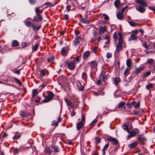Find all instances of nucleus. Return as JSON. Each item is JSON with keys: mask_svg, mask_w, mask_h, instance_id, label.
Instances as JSON below:
<instances>
[{"mask_svg": "<svg viewBox=\"0 0 155 155\" xmlns=\"http://www.w3.org/2000/svg\"><path fill=\"white\" fill-rule=\"evenodd\" d=\"M118 43L117 44L116 46V50L115 52H117L119 53L120 51L123 49L122 44L124 42V40L122 38L123 35L120 32H118Z\"/></svg>", "mask_w": 155, "mask_h": 155, "instance_id": "nucleus-1", "label": "nucleus"}, {"mask_svg": "<svg viewBox=\"0 0 155 155\" xmlns=\"http://www.w3.org/2000/svg\"><path fill=\"white\" fill-rule=\"evenodd\" d=\"M54 97V94L53 92L51 91H48L47 96L45 97V99L41 101L40 104L48 102L51 100Z\"/></svg>", "mask_w": 155, "mask_h": 155, "instance_id": "nucleus-2", "label": "nucleus"}, {"mask_svg": "<svg viewBox=\"0 0 155 155\" xmlns=\"http://www.w3.org/2000/svg\"><path fill=\"white\" fill-rule=\"evenodd\" d=\"M70 50V48L68 46L62 48L61 50V54L64 57L66 56L68 54Z\"/></svg>", "mask_w": 155, "mask_h": 155, "instance_id": "nucleus-3", "label": "nucleus"}, {"mask_svg": "<svg viewBox=\"0 0 155 155\" xmlns=\"http://www.w3.org/2000/svg\"><path fill=\"white\" fill-rule=\"evenodd\" d=\"M65 64L67 65L68 68L70 70H73L74 69L75 64L72 61L69 62L67 61L65 62Z\"/></svg>", "mask_w": 155, "mask_h": 155, "instance_id": "nucleus-4", "label": "nucleus"}, {"mask_svg": "<svg viewBox=\"0 0 155 155\" xmlns=\"http://www.w3.org/2000/svg\"><path fill=\"white\" fill-rule=\"evenodd\" d=\"M36 15L34 17L32 20L34 22H38V21H41L43 20L42 17L41 15L38 13L35 12Z\"/></svg>", "mask_w": 155, "mask_h": 155, "instance_id": "nucleus-5", "label": "nucleus"}, {"mask_svg": "<svg viewBox=\"0 0 155 155\" xmlns=\"http://www.w3.org/2000/svg\"><path fill=\"white\" fill-rule=\"evenodd\" d=\"M137 139L141 144L143 145L144 144L145 142L147 141L146 139L142 135H139L137 137Z\"/></svg>", "mask_w": 155, "mask_h": 155, "instance_id": "nucleus-6", "label": "nucleus"}, {"mask_svg": "<svg viewBox=\"0 0 155 155\" xmlns=\"http://www.w3.org/2000/svg\"><path fill=\"white\" fill-rule=\"evenodd\" d=\"M19 114L21 117H26L30 116L31 114L26 112L25 110H21L20 111Z\"/></svg>", "mask_w": 155, "mask_h": 155, "instance_id": "nucleus-7", "label": "nucleus"}, {"mask_svg": "<svg viewBox=\"0 0 155 155\" xmlns=\"http://www.w3.org/2000/svg\"><path fill=\"white\" fill-rule=\"evenodd\" d=\"M31 20L32 19L30 18H28L24 21L25 24L27 27L32 26V25H33V24L31 22Z\"/></svg>", "mask_w": 155, "mask_h": 155, "instance_id": "nucleus-8", "label": "nucleus"}, {"mask_svg": "<svg viewBox=\"0 0 155 155\" xmlns=\"http://www.w3.org/2000/svg\"><path fill=\"white\" fill-rule=\"evenodd\" d=\"M135 2L136 3L140 4L141 6H147V4L145 0H135Z\"/></svg>", "mask_w": 155, "mask_h": 155, "instance_id": "nucleus-9", "label": "nucleus"}, {"mask_svg": "<svg viewBox=\"0 0 155 155\" xmlns=\"http://www.w3.org/2000/svg\"><path fill=\"white\" fill-rule=\"evenodd\" d=\"M107 140L110 142H112L113 145H116L118 143V141L116 139L111 137L108 138Z\"/></svg>", "mask_w": 155, "mask_h": 155, "instance_id": "nucleus-10", "label": "nucleus"}, {"mask_svg": "<svg viewBox=\"0 0 155 155\" xmlns=\"http://www.w3.org/2000/svg\"><path fill=\"white\" fill-rule=\"evenodd\" d=\"M127 124H124L122 126V127L124 130H126L128 133H129L130 131L129 130V125L130 124V122L127 121Z\"/></svg>", "mask_w": 155, "mask_h": 155, "instance_id": "nucleus-11", "label": "nucleus"}, {"mask_svg": "<svg viewBox=\"0 0 155 155\" xmlns=\"http://www.w3.org/2000/svg\"><path fill=\"white\" fill-rule=\"evenodd\" d=\"M107 28L106 26L101 27L99 30V34L100 35L104 34L107 30Z\"/></svg>", "mask_w": 155, "mask_h": 155, "instance_id": "nucleus-12", "label": "nucleus"}, {"mask_svg": "<svg viewBox=\"0 0 155 155\" xmlns=\"http://www.w3.org/2000/svg\"><path fill=\"white\" fill-rule=\"evenodd\" d=\"M137 10L141 13H143L145 12L146 9L143 6L139 5L138 7H136Z\"/></svg>", "mask_w": 155, "mask_h": 155, "instance_id": "nucleus-13", "label": "nucleus"}, {"mask_svg": "<svg viewBox=\"0 0 155 155\" xmlns=\"http://www.w3.org/2000/svg\"><path fill=\"white\" fill-rule=\"evenodd\" d=\"M144 68L145 67L144 66L140 67L138 68H136L135 71L133 72L136 75H138L144 69Z\"/></svg>", "mask_w": 155, "mask_h": 155, "instance_id": "nucleus-14", "label": "nucleus"}, {"mask_svg": "<svg viewBox=\"0 0 155 155\" xmlns=\"http://www.w3.org/2000/svg\"><path fill=\"white\" fill-rule=\"evenodd\" d=\"M31 27L34 31H36L40 29L41 27V25H38L37 24H35V25L33 24V25H32Z\"/></svg>", "mask_w": 155, "mask_h": 155, "instance_id": "nucleus-15", "label": "nucleus"}, {"mask_svg": "<svg viewBox=\"0 0 155 155\" xmlns=\"http://www.w3.org/2000/svg\"><path fill=\"white\" fill-rule=\"evenodd\" d=\"M98 64V62L94 60L91 62V66L92 68H95L97 67Z\"/></svg>", "mask_w": 155, "mask_h": 155, "instance_id": "nucleus-16", "label": "nucleus"}, {"mask_svg": "<svg viewBox=\"0 0 155 155\" xmlns=\"http://www.w3.org/2000/svg\"><path fill=\"white\" fill-rule=\"evenodd\" d=\"M41 8V6L36 7L35 10V12H37L41 15L43 12L44 8L41 10H40V9Z\"/></svg>", "mask_w": 155, "mask_h": 155, "instance_id": "nucleus-17", "label": "nucleus"}, {"mask_svg": "<svg viewBox=\"0 0 155 155\" xmlns=\"http://www.w3.org/2000/svg\"><path fill=\"white\" fill-rule=\"evenodd\" d=\"M84 124L82 123L81 122H79L76 125V128L77 130H79L81 128H82L84 125Z\"/></svg>", "mask_w": 155, "mask_h": 155, "instance_id": "nucleus-18", "label": "nucleus"}, {"mask_svg": "<svg viewBox=\"0 0 155 155\" xmlns=\"http://www.w3.org/2000/svg\"><path fill=\"white\" fill-rule=\"evenodd\" d=\"M109 146V142H108L107 144H106L104 146L103 149H102V155H105V150Z\"/></svg>", "mask_w": 155, "mask_h": 155, "instance_id": "nucleus-19", "label": "nucleus"}, {"mask_svg": "<svg viewBox=\"0 0 155 155\" xmlns=\"http://www.w3.org/2000/svg\"><path fill=\"white\" fill-rule=\"evenodd\" d=\"M21 137V134L19 132H16L12 137L13 139H18Z\"/></svg>", "mask_w": 155, "mask_h": 155, "instance_id": "nucleus-20", "label": "nucleus"}, {"mask_svg": "<svg viewBox=\"0 0 155 155\" xmlns=\"http://www.w3.org/2000/svg\"><path fill=\"white\" fill-rule=\"evenodd\" d=\"M139 103V102L137 103L136 102L134 101L131 102V105L132 106H134L135 108H137L140 107Z\"/></svg>", "mask_w": 155, "mask_h": 155, "instance_id": "nucleus-21", "label": "nucleus"}, {"mask_svg": "<svg viewBox=\"0 0 155 155\" xmlns=\"http://www.w3.org/2000/svg\"><path fill=\"white\" fill-rule=\"evenodd\" d=\"M114 84L116 86L118 85V83L121 81L120 79L119 78L116 77L113 79Z\"/></svg>", "mask_w": 155, "mask_h": 155, "instance_id": "nucleus-22", "label": "nucleus"}, {"mask_svg": "<svg viewBox=\"0 0 155 155\" xmlns=\"http://www.w3.org/2000/svg\"><path fill=\"white\" fill-rule=\"evenodd\" d=\"M135 130H136L130 131V132L129 133L133 137H134L137 133H139V130L138 129H136Z\"/></svg>", "mask_w": 155, "mask_h": 155, "instance_id": "nucleus-23", "label": "nucleus"}, {"mask_svg": "<svg viewBox=\"0 0 155 155\" xmlns=\"http://www.w3.org/2000/svg\"><path fill=\"white\" fill-rule=\"evenodd\" d=\"M138 38V37L137 36L134 35V34H131L129 38V40L132 41L133 40H136Z\"/></svg>", "mask_w": 155, "mask_h": 155, "instance_id": "nucleus-24", "label": "nucleus"}, {"mask_svg": "<svg viewBox=\"0 0 155 155\" xmlns=\"http://www.w3.org/2000/svg\"><path fill=\"white\" fill-rule=\"evenodd\" d=\"M117 18L120 20H122L124 18L123 13L120 12H118L117 14Z\"/></svg>", "mask_w": 155, "mask_h": 155, "instance_id": "nucleus-25", "label": "nucleus"}, {"mask_svg": "<svg viewBox=\"0 0 155 155\" xmlns=\"http://www.w3.org/2000/svg\"><path fill=\"white\" fill-rule=\"evenodd\" d=\"M39 45V42H36L35 43L34 46L32 47V50L34 51H36L37 49L38 48V47Z\"/></svg>", "mask_w": 155, "mask_h": 155, "instance_id": "nucleus-26", "label": "nucleus"}, {"mask_svg": "<svg viewBox=\"0 0 155 155\" xmlns=\"http://www.w3.org/2000/svg\"><path fill=\"white\" fill-rule=\"evenodd\" d=\"M44 152L48 154V155H51V150L50 149L49 147H46Z\"/></svg>", "mask_w": 155, "mask_h": 155, "instance_id": "nucleus-27", "label": "nucleus"}, {"mask_svg": "<svg viewBox=\"0 0 155 155\" xmlns=\"http://www.w3.org/2000/svg\"><path fill=\"white\" fill-rule=\"evenodd\" d=\"M90 52L89 51H87L84 52L83 55V57L84 59L87 58L89 55Z\"/></svg>", "mask_w": 155, "mask_h": 155, "instance_id": "nucleus-28", "label": "nucleus"}, {"mask_svg": "<svg viewBox=\"0 0 155 155\" xmlns=\"http://www.w3.org/2000/svg\"><path fill=\"white\" fill-rule=\"evenodd\" d=\"M137 144V143L136 142H135L131 144L128 145V147L130 148H132L136 147Z\"/></svg>", "mask_w": 155, "mask_h": 155, "instance_id": "nucleus-29", "label": "nucleus"}, {"mask_svg": "<svg viewBox=\"0 0 155 155\" xmlns=\"http://www.w3.org/2000/svg\"><path fill=\"white\" fill-rule=\"evenodd\" d=\"M51 147L54 149V152L55 153L59 152V148L57 146L52 145Z\"/></svg>", "mask_w": 155, "mask_h": 155, "instance_id": "nucleus-30", "label": "nucleus"}, {"mask_svg": "<svg viewBox=\"0 0 155 155\" xmlns=\"http://www.w3.org/2000/svg\"><path fill=\"white\" fill-rule=\"evenodd\" d=\"M114 5L116 8H118L120 5V0H115L114 2Z\"/></svg>", "mask_w": 155, "mask_h": 155, "instance_id": "nucleus-31", "label": "nucleus"}, {"mask_svg": "<svg viewBox=\"0 0 155 155\" xmlns=\"http://www.w3.org/2000/svg\"><path fill=\"white\" fill-rule=\"evenodd\" d=\"M65 101L67 104V105L71 107H73V106L71 102L68 99H64Z\"/></svg>", "mask_w": 155, "mask_h": 155, "instance_id": "nucleus-32", "label": "nucleus"}, {"mask_svg": "<svg viewBox=\"0 0 155 155\" xmlns=\"http://www.w3.org/2000/svg\"><path fill=\"white\" fill-rule=\"evenodd\" d=\"M80 43L79 41L78 40H77V38H75L74 40L73 41V44L75 46L79 44Z\"/></svg>", "mask_w": 155, "mask_h": 155, "instance_id": "nucleus-33", "label": "nucleus"}, {"mask_svg": "<svg viewBox=\"0 0 155 155\" xmlns=\"http://www.w3.org/2000/svg\"><path fill=\"white\" fill-rule=\"evenodd\" d=\"M81 77L82 79L84 80L86 82V79L87 78V75L85 72H83L82 73Z\"/></svg>", "mask_w": 155, "mask_h": 155, "instance_id": "nucleus-34", "label": "nucleus"}, {"mask_svg": "<svg viewBox=\"0 0 155 155\" xmlns=\"http://www.w3.org/2000/svg\"><path fill=\"white\" fill-rule=\"evenodd\" d=\"M95 144L96 145H97V143H101V139L97 137H95Z\"/></svg>", "mask_w": 155, "mask_h": 155, "instance_id": "nucleus-35", "label": "nucleus"}, {"mask_svg": "<svg viewBox=\"0 0 155 155\" xmlns=\"http://www.w3.org/2000/svg\"><path fill=\"white\" fill-rule=\"evenodd\" d=\"M19 45V42L16 40H14L13 41L12 46L13 47H15L18 46Z\"/></svg>", "mask_w": 155, "mask_h": 155, "instance_id": "nucleus-36", "label": "nucleus"}, {"mask_svg": "<svg viewBox=\"0 0 155 155\" xmlns=\"http://www.w3.org/2000/svg\"><path fill=\"white\" fill-rule=\"evenodd\" d=\"M113 37L114 39L115 42H116L118 39L117 34L116 32H115L114 33Z\"/></svg>", "mask_w": 155, "mask_h": 155, "instance_id": "nucleus-37", "label": "nucleus"}, {"mask_svg": "<svg viewBox=\"0 0 155 155\" xmlns=\"http://www.w3.org/2000/svg\"><path fill=\"white\" fill-rule=\"evenodd\" d=\"M153 85L154 84L153 83H150L146 85V88L147 89L149 90L151 88Z\"/></svg>", "mask_w": 155, "mask_h": 155, "instance_id": "nucleus-38", "label": "nucleus"}, {"mask_svg": "<svg viewBox=\"0 0 155 155\" xmlns=\"http://www.w3.org/2000/svg\"><path fill=\"white\" fill-rule=\"evenodd\" d=\"M102 76L103 78V81L104 82H105L107 80V78L108 77V74H107V75H105L104 74H102Z\"/></svg>", "mask_w": 155, "mask_h": 155, "instance_id": "nucleus-39", "label": "nucleus"}, {"mask_svg": "<svg viewBox=\"0 0 155 155\" xmlns=\"http://www.w3.org/2000/svg\"><path fill=\"white\" fill-rule=\"evenodd\" d=\"M13 80L14 81H15L20 86L22 85V83L21 81L17 78H14Z\"/></svg>", "mask_w": 155, "mask_h": 155, "instance_id": "nucleus-40", "label": "nucleus"}, {"mask_svg": "<svg viewBox=\"0 0 155 155\" xmlns=\"http://www.w3.org/2000/svg\"><path fill=\"white\" fill-rule=\"evenodd\" d=\"M80 21L82 23H83L84 24H88L89 23V22L87 21V19H84L83 18H81V19L80 20Z\"/></svg>", "mask_w": 155, "mask_h": 155, "instance_id": "nucleus-41", "label": "nucleus"}, {"mask_svg": "<svg viewBox=\"0 0 155 155\" xmlns=\"http://www.w3.org/2000/svg\"><path fill=\"white\" fill-rule=\"evenodd\" d=\"M125 104V102L122 101L118 104V107L119 108L122 107Z\"/></svg>", "mask_w": 155, "mask_h": 155, "instance_id": "nucleus-42", "label": "nucleus"}, {"mask_svg": "<svg viewBox=\"0 0 155 155\" xmlns=\"http://www.w3.org/2000/svg\"><path fill=\"white\" fill-rule=\"evenodd\" d=\"M80 58V56L78 57L74 61H72L73 63H74L75 65L76 63H78L79 62V61H80V59H79Z\"/></svg>", "mask_w": 155, "mask_h": 155, "instance_id": "nucleus-43", "label": "nucleus"}, {"mask_svg": "<svg viewBox=\"0 0 155 155\" xmlns=\"http://www.w3.org/2000/svg\"><path fill=\"white\" fill-rule=\"evenodd\" d=\"M129 71L130 69H128V68H127L125 69L124 72V75L125 77L127 76L128 74Z\"/></svg>", "mask_w": 155, "mask_h": 155, "instance_id": "nucleus-44", "label": "nucleus"}, {"mask_svg": "<svg viewBox=\"0 0 155 155\" xmlns=\"http://www.w3.org/2000/svg\"><path fill=\"white\" fill-rule=\"evenodd\" d=\"M126 64L128 68H129L131 66V62L130 59H128L126 61Z\"/></svg>", "mask_w": 155, "mask_h": 155, "instance_id": "nucleus-45", "label": "nucleus"}, {"mask_svg": "<svg viewBox=\"0 0 155 155\" xmlns=\"http://www.w3.org/2000/svg\"><path fill=\"white\" fill-rule=\"evenodd\" d=\"M41 99V97H39L38 96H36V99L35 101V102L36 103H38L40 101Z\"/></svg>", "mask_w": 155, "mask_h": 155, "instance_id": "nucleus-46", "label": "nucleus"}, {"mask_svg": "<svg viewBox=\"0 0 155 155\" xmlns=\"http://www.w3.org/2000/svg\"><path fill=\"white\" fill-rule=\"evenodd\" d=\"M151 74V72L150 71H148L146 73H145V74L143 75V78H146L147 76H148L150 75Z\"/></svg>", "mask_w": 155, "mask_h": 155, "instance_id": "nucleus-47", "label": "nucleus"}, {"mask_svg": "<svg viewBox=\"0 0 155 155\" xmlns=\"http://www.w3.org/2000/svg\"><path fill=\"white\" fill-rule=\"evenodd\" d=\"M85 121V117L84 115L82 113L81 114V119L80 121V122L84 124Z\"/></svg>", "mask_w": 155, "mask_h": 155, "instance_id": "nucleus-48", "label": "nucleus"}, {"mask_svg": "<svg viewBox=\"0 0 155 155\" xmlns=\"http://www.w3.org/2000/svg\"><path fill=\"white\" fill-rule=\"evenodd\" d=\"M130 25L132 27H134L136 26L137 24L134 22L132 21H128Z\"/></svg>", "mask_w": 155, "mask_h": 155, "instance_id": "nucleus-49", "label": "nucleus"}, {"mask_svg": "<svg viewBox=\"0 0 155 155\" xmlns=\"http://www.w3.org/2000/svg\"><path fill=\"white\" fill-rule=\"evenodd\" d=\"M58 122L54 120H53L51 123V125L55 126V127H57L58 125Z\"/></svg>", "mask_w": 155, "mask_h": 155, "instance_id": "nucleus-50", "label": "nucleus"}, {"mask_svg": "<svg viewBox=\"0 0 155 155\" xmlns=\"http://www.w3.org/2000/svg\"><path fill=\"white\" fill-rule=\"evenodd\" d=\"M101 39V36H99L97 38H92L91 39V41H94L97 40V41H99Z\"/></svg>", "mask_w": 155, "mask_h": 155, "instance_id": "nucleus-51", "label": "nucleus"}, {"mask_svg": "<svg viewBox=\"0 0 155 155\" xmlns=\"http://www.w3.org/2000/svg\"><path fill=\"white\" fill-rule=\"evenodd\" d=\"M97 120L95 119L90 124V125L92 127L93 126L95 125L96 123L97 122Z\"/></svg>", "mask_w": 155, "mask_h": 155, "instance_id": "nucleus-52", "label": "nucleus"}, {"mask_svg": "<svg viewBox=\"0 0 155 155\" xmlns=\"http://www.w3.org/2000/svg\"><path fill=\"white\" fill-rule=\"evenodd\" d=\"M154 61V60L153 59H148L147 60V62L149 64H153Z\"/></svg>", "mask_w": 155, "mask_h": 155, "instance_id": "nucleus-53", "label": "nucleus"}, {"mask_svg": "<svg viewBox=\"0 0 155 155\" xmlns=\"http://www.w3.org/2000/svg\"><path fill=\"white\" fill-rule=\"evenodd\" d=\"M45 70H41L40 71V76L41 77H43L44 76V75H45Z\"/></svg>", "mask_w": 155, "mask_h": 155, "instance_id": "nucleus-54", "label": "nucleus"}, {"mask_svg": "<svg viewBox=\"0 0 155 155\" xmlns=\"http://www.w3.org/2000/svg\"><path fill=\"white\" fill-rule=\"evenodd\" d=\"M54 56H51L48 58V62H50L52 61L54 59Z\"/></svg>", "mask_w": 155, "mask_h": 155, "instance_id": "nucleus-55", "label": "nucleus"}, {"mask_svg": "<svg viewBox=\"0 0 155 155\" xmlns=\"http://www.w3.org/2000/svg\"><path fill=\"white\" fill-rule=\"evenodd\" d=\"M30 4L32 5L35 4L37 2V0H29Z\"/></svg>", "mask_w": 155, "mask_h": 155, "instance_id": "nucleus-56", "label": "nucleus"}, {"mask_svg": "<svg viewBox=\"0 0 155 155\" xmlns=\"http://www.w3.org/2000/svg\"><path fill=\"white\" fill-rule=\"evenodd\" d=\"M38 94V90L36 89H34L32 90V94L36 95Z\"/></svg>", "mask_w": 155, "mask_h": 155, "instance_id": "nucleus-57", "label": "nucleus"}, {"mask_svg": "<svg viewBox=\"0 0 155 155\" xmlns=\"http://www.w3.org/2000/svg\"><path fill=\"white\" fill-rule=\"evenodd\" d=\"M112 56V55L111 53L107 52L106 54V57L107 58H110Z\"/></svg>", "mask_w": 155, "mask_h": 155, "instance_id": "nucleus-58", "label": "nucleus"}, {"mask_svg": "<svg viewBox=\"0 0 155 155\" xmlns=\"http://www.w3.org/2000/svg\"><path fill=\"white\" fill-rule=\"evenodd\" d=\"M143 46L147 49H149L150 46L147 45L146 42L143 44Z\"/></svg>", "mask_w": 155, "mask_h": 155, "instance_id": "nucleus-59", "label": "nucleus"}, {"mask_svg": "<svg viewBox=\"0 0 155 155\" xmlns=\"http://www.w3.org/2000/svg\"><path fill=\"white\" fill-rule=\"evenodd\" d=\"M103 15L105 16L104 17V19L105 20H108L109 19V16L106 14H103Z\"/></svg>", "mask_w": 155, "mask_h": 155, "instance_id": "nucleus-60", "label": "nucleus"}, {"mask_svg": "<svg viewBox=\"0 0 155 155\" xmlns=\"http://www.w3.org/2000/svg\"><path fill=\"white\" fill-rule=\"evenodd\" d=\"M92 34H93V36L94 38H96L97 37L96 35H97V32L96 31V30H93L92 31Z\"/></svg>", "mask_w": 155, "mask_h": 155, "instance_id": "nucleus-61", "label": "nucleus"}, {"mask_svg": "<svg viewBox=\"0 0 155 155\" xmlns=\"http://www.w3.org/2000/svg\"><path fill=\"white\" fill-rule=\"evenodd\" d=\"M104 91L102 90H100L99 91V94L100 95H103L104 94Z\"/></svg>", "mask_w": 155, "mask_h": 155, "instance_id": "nucleus-62", "label": "nucleus"}, {"mask_svg": "<svg viewBox=\"0 0 155 155\" xmlns=\"http://www.w3.org/2000/svg\"><path fill=\"white\" fill-rule=\"evenodd\" d=\"M75 37H77L78 35L80 33V32L78 30H77L75 31Z\"/></svg>", "mask_w": 155, "mask_h": 155, "instance_id": "nucleus-63", "label": "nucleus"}, {"mask_svg": "<svg viewBox=\"0 0 155 155\" xmlns=\"http://www.w3.org/2000/svg\"><path fill=\"white\" fill-rule=\"evenodd\" d=\"M97 49V47H95L92 50V52L94 53H96Z\"/></svg>", "mask_w": 155, "mask_h": 155, "instance_id": "nucleus-64", "label": "nucleus"}]
</instances>
